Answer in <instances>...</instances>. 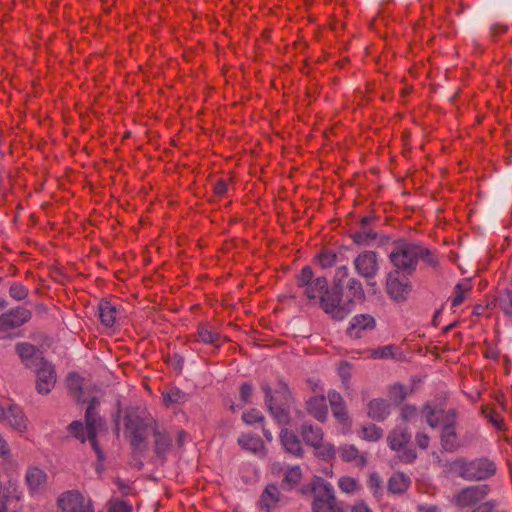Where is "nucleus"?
<instances>
[{
    "mask_svg": "<svg viewBox=\"0 0 512 512\" xmlns=\"http://www.w3.org/2000/svg\"><path fill=\"white\" fill-rule=\"evenodd\" d=\"M116 429L123 430L124 437L135 449H140L154 430L156 420L145 407L128 406L118 410Z\"/></svg>",
    "mask_w": 512,
    "mask_h": 512,
    "instance_id": "nucleus-1",
    "label": "nucleus"
},
{
    "mask_svg": "<svg viewBox=\"0 0 512 512\" xmlns=\"http://www.w3.org/2000/svg\"><path fill=\"white\" fill-rule=\"evenodd\" d=\"M304 295L308 300L318 304L326 314L335 320H343L350 314V309L341 304L342 288L339 285L328 287L325 277H317L304 287Z\"/></svg>",
    "mask_w": 512,
    "mask_h": 512,
    "instance_id": "nucleus-2",
    "label": "nucleus"
},
{
    "mask_svg": "<svg viewBox=\"0 0 512 512\" xmlns=\"http://www.w3.org/2000/svg\"><path fill=\"white\" fill-rule=\"evenodd\" d=\"M389 257L396 270L407 275H411L416 270L419 260L432 268H436L439 263L434 251L420 244L407 241L397 242Z\"/></svg>",
    "mask_w": 512,
    "mask_h": 512,
    "instance_id": "nucleus-3",
    "label": "nucleus"
},
{
    "mask_svg": "<svg viewBox=\"0 0 512 512\" xmlns=\"http://www.w3.org/2000/svg\"><path fill=\"white\" fill-rule=\"evenodd\" d=\"M454 466L459 476L467 481H484L493 477L497 471L496 463L487 457L472 460L460 458L454 462Z\"/></svg>",
    "mask_w": 512,
    "mask_h": 512,
    "instance_id": "nucleus-4",
    "label": "nucleus"
},
{
    "mask_svg": "<svg viewBox=\"0 0 512 512\" xmlns=\"http://www.w3.org/2000/svg\"><path fill=\"white\" fill-rule=\"evenodd\" d=\"M313 512H346L343 504L337 501L333 486L325 481L319 482L313 489Z\"/></svg>",
    "mask_w": 512,
    "mask_h": 512,
    "instance_id": "nucleus-5",
    "label": "nucleus"
},
{
    "mask_svg": "<svg viewBox=\"0 0 512 512\" xmlns=\"http://www.w3.org/2000/svg\"><path fill=\"white\" fill-rule=\"evenodd\" d=\"M490 491L488 484L470 485L457 491L453 495L452 503L460 509L473 507L483 501Z\"/></svg>",
    "mask_w": 512,
    "mask_h": 512,
    "instance_id": "nucleus-6",
    "label": "nucleus"
},
{
    "mask_svg": "<svg viewBox=\"0 0 512 512\" xmlns=\"http://www.w3.org/2000/svg\"><path fill=\"white\" fill-rule=\"evenodd\" d=\"M98 406L99 401L95 397L92 398L86 409L85 422L87 438L90 441L92 448L96 452L98 459L102 460L104 458V455L102 450L99 448L98 442L96 440L97 433L103 426L102 420L96 411Z\"/></svg>",
    "mask_w": 512,
    "mask_h": 512,
    "instance_id": "nucleus-7",
    "label": "nucleus"
},
{
    "mask_svg": "<svg viewBox=\"0 0 512 512\" xmlns=\"http://www.w3.org/2000/svg\"><path fill=\"white\" fill-rule=\"evenodd\" d=\"M353 264L357 274L366 279L369 285H373L371 280L376 277L379 271L377 253L365 250L356 256Z\"/></svg>",
    "mask_w": 512,
    "mask_h": 512,
    "instance_id": "nucleus-8",
    "label": "nucleus"
},
{
    "mask_svg": "<svg viewBox=\"0 0 512 512\" xmlns=\"http://www.w3.org/2000/svg\"><path fill=\"white\" fill-rule=\"evenodd\" d=\"M388 295L396 301H404L412 290V284L407 274H400V271L389 272L386 281Z\"/></svg>",
    "mask_w": 512,
    "mask_h": 512,
    "instance_id": "nucleus-9",
    "label": "nucleus"
},
{
    "mask_svg": "<svg viewBox=\"0 0 512 512\" xmlns=\"http://www.w3.org/2000/svg\"><path fill=\"white\" fill-rule=\"evenodd\" d=\"M35 370V389L40 395H48L55 387L57 373L55 366L49 362H42Z\"/></svg>",
    "mask_w": 512,
    "mask_h": 512,
    "instance_id": "nucleus-10",
    "label": "nucleus"
},
{
    "mask_svg": "<svg viewBox=\"0 0 512 512\" xmlns=\"http://www.w3.org/2000/svg\"><path fill=\"white\" fill-rule=\"evenodd\" d=\"M32 312L23 307L17 306L0 315V331L8 332L29 322Z\"/></svg>",
    "mask_w": 512,
    "mask_h": 512,
    "instance_id": "nucleus-11",
    "label": "nucleus"
},
{
    "mask_svg": "<svg viewBox=\"0 0 512 512\" xmlns=\"http://www.w3.org/2000/svg\"><path fill=\"white\" fill-rule=\"evenodd\" d=\"M59 512H94L90 501L77 491L63 493L58 499Z\"/></svg>",
    "mask_w": 512,
    "mask_h": 512,
    "instance_id": "nucleus-12",
    "label": "nucleus"
},
{
    "mask_svg": "<svg viewBox=\"0 0 512 512\" xmlns=\"http://www.w3.org/2000/svg\"><path fill=\"white\" fill-rule=\"evenodd\" d=\"M15 352L19 356L22 364L28 369H36L42 362L47 361L40 349L28 342L16 343Z\"/></svg>",
    "mask_w": 512,
    "mask_h": 512,
    "instance_id": "nucleus-13",
    "label": "nucleus"
},
{
    "mask_svg": "<svg viewBox=\"0 0 512 512\" xmlns=\"http://www.w3.org/2000/svg\"><path fill=\"white\" fill-rule=\"evenodd\" d=\"M261 389L265 394V404L268 407L273 418L282 425L289 423L290 416L288 407L289 405H280L273 402L272 389L266 383L261 384Z\"/></svg>",
    "mask_w": 512,
    "mask_h": 512,
    "instance_id": "nucleus-14",
    "label": "nucleus"
},
{
    "mask_svg": "<svg viewBox=\"0 0 512 512\" xmlns=\"http://www.w3.org/2000/svg\"><path fill=\"white\" fill-rule=\"evenodd\" d=\"M376 327V321L373 316L369 314H359L352 318L348 328L347 334L354 339L362 337L365 331H371Z\"/></svg>",
    "mask_w": 512,
    "mask_h": 512,
    "instance_id": "nucleus-15",
    "label": "nucleus"
},
{
    "mask_svg": "<svg viewBox=\"0 0 512 512\" xmlns=\"http://www.w3.org/2000/svg\"><path fill=\"white\" fill-rule=\"evenodd\" d=\"M279 438L281 445L287 453L295 457H303V448L301 442L293 431H290L287 428H283L280 431Z\"/></svg>",
    "mask_w": 512,
    "mask_h": 512,
    "instance_id": "nucleus-16",
    "label": "nucleus"
},
{
    "mask_svg": "<svg viewBox=\"0 0 512 512\" xmlns=\"http://www.w3.org/2000/svg\"><path fill=\"white\" fill-rule=\"evenodd\" d=\"M375 221L374 217H364L360 221V228L354 232L351 237L357 244H369L377 238V233L373 231L370 224Z\"/></svg>",
    "mask_w": 512,
    "mask_h": 512,
    "instance_id": "nucleus-17",
    "label": "nucleus"
},
{
    "mask_svg": "<svg viewBox=\"0 0 512 512\" xmlns=\"http://www.w3.org/2000/svg\"><path fill=\"white\" fill-rule=\"evenodd\" d=\"M411 434L406 427L397 426L387 436V443L392 450L404 449L410 442Z\"/></svg>",
    "mask_w": 512,
    "mask_h": 512,
    "instance_id": "nucleus-18",
    "label": "nucleus"
},
{
    "mask_svg": "<svg viewBox=\"0 0 512 512\" xmlns=\"http://www.w3.org/2000/svg\"><path fill=\"white\" fill-rule=\"evenodd\" d=\"M299 433L304 442L314 448H319L323 442V431L320 427L304 423L299 428Z\"/></svg>",
    "mask_w": 512,
    "mask_h": 512,
    "instance_id": "nucleus-19",
    "label": "nucleus"
},
{
    "mask_svg": "<svg viewBox=\"0 0 512 512\" xmlns=\"http://www.w3.org/2000/svg\"><path fill=\"white\" fill-rule=\"evenodd\" d=\"M345 295L347 298V302H343L341 299V304L347 305V307L351 310L350 305L357 301H362L365 298L364 289L362 283L357 278H350L345 286ZM343 294L341 295V297Z\"/></svg>",
    "mask_w": 512,
    "mask_h": 512,
    "instance_id": "nucleus-20",
    "label": "nucleus"
},
{
    "mask_svg": "<svg viewBox=\"0 0 512 512\" xmlns=\"http://www.w3.org/2000/svg\"><path fill=\"white\" fill-rule=\"evenodd\" d=\"M367 414L373 420L383 421L390 414V404L385 399H373L367 405Z\"/></svg>",
    "mask_w": 512,
    "mask_h": 512,
    "instance_id": "nucleus-21",
    "label": "nucleus"
},
{
    "mask_svg": "<svg viewBox=\"0 0 512 512\" xmlns=\"http://www.w3.org/2000/svg\"><path fill=\"white\" fill-rule=\"evenodd\" d=\"M307 412L316 418L318 421L323 422L327 417L326 399L323 395L311 397L306 402Z\"/></svg>",
    "mask_w": 512,
    "mask_h": 512,
    "instance_id": "nucleus-22",
    "label": "nucleus"
},
{
    "mask_svg": "<svg viewBox=\"0 0 512 512\" xmlns=\"http://www.w3.org/2000/svg\"><path fill=\"white\" fill-rule=\"evenodd\" d=\"M441 444L444 450L449 452H453L460 447L455 427H453V422L443 424Z\"/></svg>",
    "mask_w": 512,
    "mask_h": 512,
    "instance_id": "nucleus-23",
    "label": "nucleus"
},
{
    "mask_svg": "<svg viewBox=\"0 0 512 512\" xmlns=\"http://www.w3.org/2000/svg\"><path fill=\"white\" fill-rule=\"evenodd\" d=\"M279 501L280 492L278 488L273 484H269L261 494L259 505L262 510L270 512Z\"/></svg>",
    "mask_w": 512,
    "mask_h": 512,
    "instance_id": "nucleus-24",
    "label": "nucleus"
},
{
    "mask_svg": "<svg viewBox=\"0 0 512 512\" xmlns=\"http://www.w3.org/2000/svg\"><path fill=\"white\" fill-rule=\"evenodd\" d=\"M340 457L346 462H353L357 467H363L367 463V458L360 453L354 445H342L339 449Z\"/></svg>",
    "mask_w": 512,
    "mask_h": 512,
    "instance_id": "nucleus-25",
    "label": "nucleus"
},
{
    "mask_svg": "<svg viewBox=\"0 0 512 512\" xmlns=\"http://www.w3.org/2000/svg\"><path fill=\"white\" fill-rule=\"evenodd\" d=\"M238 444L245 450L250 451L256 455H265V446L262 439L255 435H242L238 439Z\"/></svg>",
    "mask_w": 512,
    "mask_h": 512,
    "instance_id": "nucleus-26",
    "label": "nucleus"
},
{
    "mask_svg": "<svg viewBox=\"0 0 512 512\" xmlns=\"http://www.w3.org/2000/svg\"><path fill=\"white\" fill-rule=\"evenodd\" d=\"M9 424L16 430L24 432L27 429V420L23 411L15 406L10 405L6 411V418Z\"/></svg>",
    "mask_w": 512,
    "mask_h": 512,
    "instance_id": "nucleus-27",
    "label": "nucleus"
},
{
    "mask_svg": "<svg viewBox=\"0 0 512 512\" xmlns=\"http://www.w3.org/2000/svg\"><path fill=\"white\" fill-rule=\"evenodd\" d=\"M410 485V478L403 473L393 474L387 483V490L391 494H403Z\"/></svg>",
    "mask_w": 512,
    "mask_h": 512,
    "instance_id": "nucleus-28",
    "label": "nucleus"
},
{
    "mask_svg": "<svg viewBox=\"0 0 512 512\" xmlns=\"http://www.w3.org/2000/svg\"><path fill=\"white\" fill-rule=\"evenodd\" d=\"M342 256H343L342 253L337 254L333 250L325 249V250H322L317 255L316 258H317V262H318V264L320 265L321 268L328 269V268H331L332 266H334L336 264L342 263V259H340V257H342Z\"/></svg>",
    "mask_w": 512,
    "mask_h": 512,
    "instance_id": "nucleus-29",
    "label": "nucleus"
},
{
    "mask_svg": "<svg viewBox=\"0 0 512 512\" xmlns=\"http://www.w3.org/2000/svg\"><path fill=\"white\" fill-rule=\"evenodd\" d=\"M67 387L71 396L77 402H80L83 391V378L77 373H70L67 377Z\"/></svg>",
    "mask_w": 512,
    "mask_h": 512,
    "instance_id": "nucleus-30",
    "label": "nucleus"
},
{
    "mask_svg": "<svg viewBox=\"0 0 512 512\" xmlns=\"http://www.w3.org/2000/svg\"><path fill=\"white\" fill-rule=\"evenodd\" d=\"M26 482L33 491L38 490L46 482V474L39 468H30L26 474Z\"/></svg>",
    "mask_w": 512,
    "mask_h": 512,
    "instance_id": "nucleus-31",
    "label": "nucleus"
},
{
    "mask_svg": "<svg viewBox=\"0 0 512 512\" xmlns=\"http://www.w3.org/2000/svg\"><path fill=\"white\" fill-rule=\"evenodd\" d=\"M99 317L107 327H112L116 319V308L110 302H101L99 304Z\"/></svg>",
    "mask_w": 512,
    "mask_h": 512,
    "instance_id": "nucleus-32",
    "label": "nucleus"
},
{
    "mask_svg": "<svg viewBox=\"0 0 512 512\" xmlns=\"http://www.w3.org/2000/svg\"><path fill=\"white\" fill-rule=\"evenodd\" d=\"M497 304L504 315L512 322V291L503 290L496 298Z\"/></svg>",
    "mask_w": 512,
    "mask_h": 512,
    "instance_id": "nucleus-33",
    "label": "nucleus"
},
{
    "mask_svg": "<svg viewBox=\"0 0 512 512\" xmlns=\"http://www.w3.org/2000/svg\"><path fill=\"white\" fill-rule=\"evenodd\" d=\"M198 337L199 339L207 344H213L215 346L219 345L220 334L214 330L211 326L201 325L198 328Z\"/></svg>",
    "mask_w": 512,
    "mask_h": 512,
    "instance_id": "nucleus-34",
    "label": "nucleus"
},
{
    "mask_svg": "<svg viewBox=\"0 0 512 512\" xmlns=\"http://www.w3.org/2000/svg\"><path fill=\"white\" fill-rule=\"evenodd\" d=\"M301 476L302 472L298 466L288 469L284 474L282 487L287 490L294 488L300 482Z\"/></svg>",
    "mask_w": 512,
    "mask_h": 512,
    "instance_id": "nucleus-35",
    "label": "nucleus"
},
{
    "mask_svg": "<svg viewBox=\"0 0 512 512\" xmlns=\"http://www.w3.org/2000/svg\"><path fill=\"white\" fill-rule=\"evenodd\" d=\"M273 402L280 405H290L292 396L287 387L283 382H279L277 389L272 391Z\"/></svg>",
    "mask_w": 512,
    "mask_h": 512,
    "instance_id": "nucleus-36",
    "label": "nucleus"
},
{
    "mask_svg": "<svg viewBox=\"0 0 512 512\" xmlns=\"http://www.w3.org/2000/svg\"><path fill=\"white\" fill-rule=\"evenodd\" d=\"M472 289V286L469 281H463L461 283H458L454 288V297L452 299V306H458L460 305L464 299L467 293L470 292Z\"/></svg>",
    "mask_w": 512,
    "mask_h": 512,
    "instance_id": "nucleus-37",
    "label": "nucleus"
},
{
    "mask_svg": "<svg viewBox=\"0 0 512 512\" xmlns=\"http://www.w3.org/2000/svg\"><path fill=\"white\" fill-rule=\"evenodd\" d=\"M383 436V430L375 424L363 426L361 429V437L367 441H378Z\"/></svg>",
    "mask_w": 512,
    "mask_h": 512,
    "instance_id": "nucleus-38",
    "label": "nucleus"
},
{
    "mask_svg": "<svg viewBox=\"0 0 512 512\" xmlns=\"http://www.w3.org/2000/svg\"><path fill=\"white\" fill-rule=\"evenodd\" d=\"M367 484L375 497L380 498L383 495L384 489L382 485V479L378 473H371L369 475Z\"/></svg>",
    "mask_w": 512,
    "mask_h": 512,
    "instance_id": "nucleus-39",
    "label": "nucleus"
},
{
    "mask_svg": "<svg viewBox=\"0 0 512 512\" xmlns=\"http://www.w3.org/2000/svg\"><path fill=\"white\" fill-rule=\"evenodd\" d=\"M28 294V288L19 282H13L9 287V296L16 301L26 299Z\"/></svg>",
    "mask_w": 512,
    "mask_h": 512,
    "instance_id": "nucleus-40",
    "label": "nucleus"
},
{
    "mask_svg": "<svg viewBox=\"0 0 512 512\" xmlns=\"http://www.w3.org/2000/svg\"><path fill=\"white\" fill-rule=\"evenodd\" d=\"M482 413L495 428L498 430L505 429L503 418L498 413H496L494 409L485 407L482 409Z\"/></svg>",
    "mask_w": 512,
    "mask_h": 512,
    "instance_id": "nucleus-41",
    "label": "nucleus"
},
{
    "mask_svg": "<svg viewBox=\"0 0 512 512\" xmlns=\"http://www.w3.org/2000/svg\"><path fill=\"white\" fill-rule=\"evenodd\" d=\"M163 401L168 403H183L186 401V394L179 388H171L165 395L162 393Z\"/></svg>",
    "mask_w": 512,
    "mask_h": 512,
    "instance_id": "nucleus-42",
    "label": "nucleus"
},
{
    "mask_svg": "<svg viewBox=\"0 0 512 512\" xmlns=\"http://www.w3.org/2000/svg\"><path fill=\"white\" fill-rule=\"evenodd\" d=\"M338 486L345 493H354L359 490L360 486L355 478L343 476L338 480Z\"/></svg>",
    "mask_w": 512,
    "mask_h": 512,
    "instance_id": "nucleus-43",
    "label": "nucleus"
},
{
    "mask_svg": "<svg viewBox=\"0 0 512 512\" xmlns=\"http://www.w3.org/2000/svg\"><path fill=\"white\" fill-rule=\"evenodd\" d=\"M297 285L298 287L304 288L306 285H308L310 282H312L313 279V271L310 266H305L301 272L297 275Z\"/></svg>",
    "mask_w": 512,
    "mask_h": 512,
    "instance_id": "nucleus-44",
    "label": "nucleus"
},
{
    "mask_svg": "<svg viewBox=\"0 0 512 512\" xmlns=\"http://www.w3.org/2000/svg\"><path fill=\"white\" fill-rule=\"evenodd\" d=\"M107 512H131V506L122 500H111L107 506Z\"/></svg>",
    "mask_w": 512,
    "mask_h": 512,
    "instance_id": "nucleus-45",
    "label": "nucleus"
},
{
    "mask_svg": "<svg viewBox=\"0 0 512 512\" xmlns=\"http://www.w3.org/2000/svg\"><path fill=\"white\" fill-rule=\"evenodd\" d=\"M394 349H395L394 345H387L384 347H379V348L373 350L372 356L374 358H378V359H386V358L394 357Z\"/></svg>",
    "mask_w": 512,
    "mask_h": 512,
    "instance_id": "nucleus-46",
    "label": "nucleus"
},
{
    "mask_svg": "<svg viewBox=\"0 0 512 512\" xmlns=\"http://www.w3.org/2000/svg\"><path fill=\"white\" fill-rule=\"evenodd\" d=\"M334 417L341 423L347 424L349 422V415L345 407V403L342 405L331 407Z\"/></svg>",
    "mask_w": 512,
    "mask_h": 512,
    "instance_id": "nucleus-47",
    "label": "nucleus"
},
{
    "mask_svg": "<svg viewBox=\"0 0 512 512\" xmlns=\"http://www.w3.org/2000/svg\"><path fill=\"white\" fill-rule=\"evenodd\" d=\"M242 419L247 424H254L257 422H261L264 419V417H263L262 413L260 411H258L257 409H251V410L243 413Z\"/></svg>",
    "mask_w": 512,
    "mask_h": 512,
    "instance_id": "nucleus-48",
    "label": "nucleus"
},
{
    "mask_svg": "<svg viewBox=\"0 0 512 512\" xmlns=\"http://www.w3.org/2000/svg\"><path fill=\"white\" fill-rule=\"evenodd\" d=\"M69 431L81 442H85L84 427L80 421H74L68 426Z\"/></svg>",
    "mask_w": 512,
    "mask_h": 512,
    "instance_id": "nucleus-49",
    "label": "nucleus"
},
{
    "mask_svg": "<svg viewBox=\"0 0 512 512\" xmlns=\"http://www.w3.org/2000/svg\"><path fill=\"white\" fill-rule=\"evenodd\" d=\"M471 512H504V511L497 510L496 502L494 500H489V501L479 504Z\"/></svg>",
    "mask_w": 512,
    "mask_h": 512,
    "instance_id": "nucleus-50",
    "label": "nucleus"
},
{
    "mask_svg": "<svg viewBox=\"0 0 512 512\" xmlns=\"http://www.w3.org/2000/svg\"><path fill=\"white\" fill-rule=\"evenodd\" d=\"M168 366H170L177 374L182 372L184 360L178 354H174L167 360Z\"/></svg>",
    "mask_w": 512,
    "mask_h": 512,
    "instance_id": "nucleus-51",
    "label": "nucleus"
},
{
    "mask_svg": "<svg viewBox=\"0 0 512 512\" xmlns=\"http://www.w3.org/2000/svg\"><path fill=\"white\" fill-rule=\"evenodd\" d=\"M348 276V267L346 265H340L334 276L333 285H339L343 289L342 280Z\"/></svg>",
    "mask_w": 512,
    "mask_h": 512,
    "instance_id": "nucleus-52",
    "label": "nucleus"
},
{
    "mask_svg": "<svg viewBox=\"0 0 512 512\" xmlns=\"http://www.w3.org/2000/svg\"><path fill=\"white\" fill-rule=\"evenodd\" d=\"M317 449L319 450L318 455L324 459L332 458L335 455V448L331 444L321 443V446Z\"/></svg>",
    "mask_w": 512,
    "mask_h": 512,
    "instance_id": "nucleus-53",
    "label": "nucleus"
},
{
    "mask_svg": "<svg viewBox=\"0 0 512 512\" xmlns=\"http://www.w3.org/2000/svg\"><path fill=\"white\" fill-rule=\"evenodd\" d=\"M391 395L395 400H397L398 402H401L407 396L406 388L399 384L394 385L391 387Z\"/></svg>",
    "mask_w": 512,
    "mask_h": 512,
    "instance_id": "nucleus-54",
    "label": "nucleus"
},
{
    "mask_svg": "<svg viewBox=\"0 0 512 512\" xmlns=\"http://www.w3.org/2000/svg\"><path fill=\"white\" fill-rule=\"evenodd\" d=\"M252 386L249 383H243L240 387V398L244 404H247L250 401L252 396Z\"/></svg>",
    "mask_w": 512,
    "mask_h": 512,
    "instance_id": "nucleus-55",
    "label": "nucleus"
},
{
    "mask_svg": "<svg viewBox=\"0 0 512 512\" xmlns=\"http://www.w3.org/2000/svg\"><path fill=\"white\" fill-rule=\"evenodd\" d=\"M424 411L426 414L427 423L433 428L436 427L439 424V420L435 417V410L427 405L425 406Z\"/></svg>",
    "mask_w": 512,
    "mask_h": 512,
    "instance_id": "nucleus-56",
    "label": "nucleus"
},
{
    "mask_svg": "<svg viewBox=\"0 0 512 512\" xmlns=\"http://www.w3.org/2000/svg\"><path fill=\"white\" fill-rule=\"evenodd\" d=\"M416 445L421 449H427L429 446L430 438L424 432H418L415 436Z\"/></svg>",
    "mask_w": 512,
    "mask_h": 512,
    "instance_id": "nucleus-57",
    "label": "nucleus"
},
{
    "mask_svg": "<svg viewBox=\"0 0 512 512\" xmlns=\"http://www.w3.org/2000/svg\"><path fill=\"white\" fill-rule=\"evenodd\" d=\"M339 375L343 381H348L351 377V366L347 362H342L339 365Z\"/></svg>",
    "mask_w": 512,
    "mask_h": 512,
    "instance_id": "nucleus-58",
    "label": "nucleus"
},
{
    "mask_svg": "<svg viewBox=\"0 0 512 512\" xmlns=\"http://www.w3.org/2000/svg\"><path fill=\"white\" fill-rule=\"evenodd\" d=\"M399 458L402 462L412 463L417 458V454L413 449H404Z\"/></svg>",
    "mask_w": 512,
    "mask_h": 512,
    "instance_id": "nucleus-59",
    "label": "nucleus"
},
{
    "mask_svg": "<svg viewBox=\"0 0 512 512\" xmlns=\"http://www.w3.org/2000/svg\"><path fill=\"white\" fill-rule=\"evenodd\" d=\"M328 400L331 407L344 404L342 396L336 391L328 392Z\"/></svg>",
    "mask_w": 512,
    "mask_h": 512,
    "instance_id": "nucleus-60",
    "label": "nucleus"
},
{
    "mask_svg": "<svg viewBox=\"0 0 512 512\" xmlns=\"http://www.w3.org/2000/svg\"><path fill=\"white\" fill-rule=\"evenodd\" d=\"M227 191V184L223 179L216 181L214 185V193L218 196H223Z\"/></svg>",
    "mask_w": 512,
    "mask_h": 512,
    "instance_id": "nucleus-61",
    "label": "nucleus"
},
{
    "mask_svg": "<svg viewBox=\"0 0 512 512\" xmlns=\"http://www.w3.org/2000/svg\"><path fill=\"white\" fill-rule=\"evenodd\" d=\"M416 414V409L413 406L405 405L401 409V417L404 420L411 419Z\"/></svg>",
    "mask_w": 512,
    "mask_h": 512,
    "instance_id": "nucleus-62",
    "label": "nucleus"
},
{
    "mask_svg": "<svg viewBox=\"0 0 512 512\" xmlns=\"http://www.w3.org/2000/svg\"><path fill=\"white\" fill-rule=\"evenodd\" d=\"M350 512H372V510L364 501H358L351 507Z\"/></svg>",
    "mask_w": 512,
    "mask_h": 512,
    "instance_id": "nucleus-63",
    "label": "nucleus"
},
{
    "mask_svg": "<svg viewBox=\"0 0 512 512\" xmlns=\"http://www.w3.org/2000/svg\"><path fill=\"white\" fill-rule=\"evenodd\" d=\"M9 452L10 450L6 440L0 435V457L6 458Z\"/></svg>",
    "mask_w": 512,
    "mask_h": 512,
    "instance_id": "nucleus-64",
    "label": "nucleus"
}]
</instances>
